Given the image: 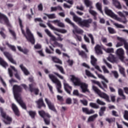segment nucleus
Segmentation results:
<instances>
[{
  "label": "nucleus",
  "instance_id": "15",
  "mask_svg": "<svg viewBox=\"0 0 128 128\" xmlns=\"http://www.w3.org/2000/svg\"><path fill=\"white\" fill-rule=\"evenodd\" d=\"M92 22V19L84 20L82 21L80 26H86V28H88L90 27V24Z\"/></svg>",
  "mask_w": 128,
  "mask_h": 128
},
{
  "label": "nucleus",
  "instance_id": "46",
  "mask_svg": "<svg viewBox=\"0 0 128 128\" xmlns=\"http://www.w3.org/2000/svg\"><path fill=\"white\" fill-rule=\"evenodd\" d=\"M28 114H30V116H31V118H34V116H36V112H34V111H29Z\"/></svg>",
  "mask_w": 128,
  "mask_h": 128
},
{
  "label": "nucleus",
  "instance_id": "37",
  "mask_svg": "<svg viewBox=\"0 0 128 128\" xmlns=\"http://www.w3.org/2000/svg\"><path fill=\"white\" fill-rule=\"evenodd\" d=\"M52 60L56 64H62L61 60L56 57H52Z\"/></svg>",
  "mask_w": 128,
  "mask_h": 128
},
{
  "label": "nucleus",
  "instance_id": "9",
  "mask_svg": "<svg viewBox=\"0 0 128 128\" xmlns=\"http://www.w3.org/2000/svg\"><path fill=\"white\" fill-rule=\"evenodd\" d=\"M84 2L87 7L90 8V10H89V12L94 16V20H96V16L98 14L96 13V12L94 10H91V8H93L92 6V2L90 1V0H84Z\"/></svg>",
  "mask_w": 128,
  "mask_h": 128
},
{
  "label": "nucleus",
  "instance_id": "48",
  "mask_svg": "<svg viewBox=\"0 0 128 128\" xmlns=\"http://www.w3.org/2000/svg\"><path fill=\"white\" fill-rule=\"evenodd\" d=\"M96 102L98 104H100V106H104L106 104V103L102 101L100 99H98L96 100Z\"/></svg>",
  "mask_w": 128,
  "mask_h": 128
},
{
  "label": "nucleus",
  "instance_id": "30",
  "mask_svg": "<svg viewBox=\"0 0 128 128\" xmlns=\"http://www.w3.org/2000/svg\"><path fill=\"white\" fill-rule=\"evenodd\" d=\"M98 114H94L93 116H89V118L88 119L87 122H94Z\"/></svg>",
  "mask_w": 128,
  "mask_h": 128
},
{
  "label": "nucleus",
  "instance_id": "53",
  "mask_svg": "<svg viewBox=\"0 0 128 128\" xmlns=\"http://www.w3.org/2000/svg\"><path fill=\"white\" fill-rule=\"evenodd\" d=\"M124 116L125 120H128V110L124 111Z\"/></svg>",
  "mask_w": 128,
  "mask_h": 128
},
{
  "label": "nucleus",
  "instance_id": "27",
  "mask_svg": "<svg viewBox=\"0 0 128 128\" xmlns=\"http://www.w3.org/2000/svg\"><path fill=\"white\" fill-rule=\"evenodd\" d=\"M73 20L74 22L78 24V25L80 26L82 24V18L78 17V16H74V18H73Z\"/></svg>",
  "mask_w": 128,
  "mask_h": 128
},
{
  "label": "nucleus",
  "instance_id": "26",
  "mask_svg": "<svg viewBox=\"0 0 128 128\" xmlns=\"http://www.w3.org/2000/svg\"><path fill=\"white\" fill-rule=\"evenodd\" d=\"M45 32L47 34L50 38L51 40H53L54 42L56 40V37L52 34V33H50V32L48 30H45Z\"/></svg>",
  "mask_w": 128,
  "mask_h": 128
},
{
  "label": "nucleus",
  "instance_id": "22",
  "mask_svg": "<svg viewBox=\"0 0 128 128\" xmlns=\"http://www.w3.org/2000/svg\"><path fill=\"white\" fill-rule=\"evenodd\" d=\"M36 103L38 104V108H40L42 106H44V108H46V104H44V103L42 98H40L38 100L36 101Z\"/></svg>",
  "mask_w": 128,
  "mask_h": 128
},
{
  "label": "nucleus",
  "instance_id": "14",
  "mask_svg": "<svg viewBox=\"0 0 128 128\" xmlns=\"http://www.w3.org/2000/svg\"><path fill=\"white\" fill-rule=\"evenodd\" d=\"M45 102L46 104H47L48 108L50 110H52L53 112H56V108H54V106L48 99V98H45Z\"/></svg>",
  "mask_w": 128,
  "mask_h": 128
},
{
  "label": "nucleus",
  "instance_id": "60",
  "mask_svg": "<svg viewBox=\"0 0 128 128\" xmlns=\"http://www.w3.org/2000/svg\"><path fill=\"white\" fill-rule=\"evenodd\" d=\"M80 102L84 104V106H88V100H80Z\"/></svg>",
  "mask_w": 128,
  "mask_h": 128
},
{
  "label": "nucleus",
  "instance_id": "7",
  "mask_svg": "<svg viewBox=\"0 0 128 128\" xmlns=\"http://www.w3.org/2000/svg\"><path fill=\"white\" fill-rule=\"evenodd\" d=\"M38 114L40 116L44 119L46 124L48 126V124H50V115L48 113L44 112V110L39 111Z\"/></svg>",
  "mask_w": 128,
  "mask_h": 128
},
{
  "label": "nucleus",
  "instance_id": "23",
  "mask_svg": "<svg viewBox=\"0 0 128 128\" xmlns=\"http://www.w3.org/2000/svg\"><path fill=\"white\" fill-rule=\"evenodd\" d=\"M20 68H21L25 76H28V74H30V72L28 70V69H26V67L24 66L23 64H20Z\"/></svg>",
  "mask_w": 128,
  "mask_h": 128
},
{
  "label": "nucleus",
  "instance_id": "28",
  "mask_svg": "<svg viewBox=\"0 0 128 128\" xmlns=\"http://www.w3.org/2000/svg\"><path fill=\"white\" fill-rule=\"evenodd\" d=\"M107 59L110 62H116V58L112 54H110Z\"/></svg>",
  "mask_w": 128,
  "mask_h": 128
},
{
  "label": "nucleus",
  "instance_id": "50",
  "mask_svg": "<svg viewBox=\"0 0 128 128\" xmlns=\"http://www.w3.org/2000/svg\"><path fill=\"white\" fill-rule=\"evenodd\" d=\"M106 122H108L109 124H112V122H114V118H106Z\"/></svg>",
  "mask_w": 128,
  "mask_h": 128
},
{
  "label": "nucleus",
  "instance_id": "44",
  "mask_svg": "<svg viewBox=\"0 0 128 128\" xmlns=\"http://www.w3.org/2000/svg\"><path fill=\"white\" fill-rule=\"evenodd\" d=\"M96 6L98 8V10H100V12L102 14V4L100 3V2H98L96 4Z\"/></svg>",
  "mask_w": 128,
  "mask_h": 128
},
{
  "label": "nucleus",
  "instance_id": "55",
  "mask_svg": "<svg viewBox=\"0 0 128 128\" xmlns=\"http://www.w3.org/2000/svg\"><path fill=\"white\" fill-rule=\"evenodd\" d=\"M47 86L51 92V94H54V91H52V85L48 83Z\"/></svg>",
  "mask_w": 128,
  "mask_h": 128
},
{
  "label": "nucleus",
  "instance_id": "13",
  "mask_svg": "<svg viewBox=\"0 0 128 128\" xmlns=\"http://www.w3.org/2000/svg\"><path fill=\"white\" fill-rule=\"evenodd\" d=\"M96 58L94 56H91V64L92 66H94L96 68V70H98L99 72H102V70H100V66L98 65H96Z\"/></svg>",
  "mask_w": 128,
  "mask_h": 128
},
{
  "label": "nucleus",
  "instance_id": "31",
  "mask_svg": "<svg viewBox=\"0 0 128 128\" xmlns=\"http://www.w3.org/2000/svg\"><path fill=\"white\" fill-rule=\"evenodd\" d=\"M10 68H11L12 70H13L15 72H16V74H15L16 78L18 80H20V77L19 75L18 74V70L16 68L12 66H10Z\"/></svg>",
  "mask_w": 128,
  "mask_h": 128
},
{
  "label": "nucleus",
  "instance_id": "2",
  "mask_svg": "<svg viewBox=\"0 0 128 128\" xmlns=\"http://www.w3.org/2000/svg\"><path fill=\"white\" fill-rule=\"evenodd\" d=\"M22 88H20V86H18V85H14L13 86V92L15 100H16L17 102L19 104L20 106H22V108L26 110V104L22 101V99L20 94V92H22Z\"/></svg>",
  "mask_w": 128,
  "mask_h": 128
},
{
  "label": "nucleus",
  "instance_id": "6",
  "mask_svg": "<svg viewBox=\"0 0 128 128\" xmlns=\"http://www.w3.org/2000/svg\"><path fill=\"white\" fill-rule=\"evenodd\" d=\"M92 89L100 98H104L106 102H110V97L106 93L100 92V90H98V88L94 86H92Z\"/></svg>",
  "mask_w": 128,
  "mask_h": 128
},
{
  "label": "nucleus",
  "instance_id": "20",
  "mask_svg": "<svg viewBox=\"0 0 128 128\" xmlns=\"http://www.w3.org/2000/svg\"><path fill=\"white\" fill-rule=\"evenodd\" d=\"M12 108L13 111L14 112L16 116H20V111L18 110V108L16 105H15L14 104H12Z\"/></svg>",
  "mask_w": 128,
  "mask_h": 128
},
{
  "label": "nucleus",
  "instance_id": "45",
  "mask_svg": "<svg viewBox=\"0 0 128 128\" xmlns=\"http://www.w3.org/2000/svg\"><path fill=\"white\" fill-rule=\"evenodd\" d=\"M90 106L91 108H100L98 105L96 104V103L90 102Z\"/></svg>",
  "mask_w": 128,
  "mask_h": 128
},
{
  "label": "nucleus",
  "instance_id": "25",
  "mask_svg": "<svg viewBox=\"0 0 128 128\" xmlns=\"http://www.w3.org/2000/svg\"><path fill=\"white\" fill-rule=\"evenodd\" d=\"M82 112L86 114H94V111L93 110H89L88 108H82Z\"/></svg>",
  "mask_w": 128,
  "mask_h": 128
},
{
  "label": "nucleus",
  "instance_id": "16",
  "mask_svg": "<svg viewBox=\"0 0 128 128\" xmlns=\"http://www.w3.org/2000/svg\"><path fill=\"white\" fill-rule=\"evenodd\" d=\"M63 84L66 92H68V94H70V92H72V86H70V85H68V84L66 83V82L64 80L63 82Z\"/></svg>",
  "mask_w": 128,
  "mask_h": 128
},
{
  "label": "nucleus",
  "instance_id": "34",
  "mask_svg": "<svg viewBox=\"0 0 128 128\" xmlns=\"http://www.w3.org/2000/svg\"><path fill=\"white\" fill-rule=\"evenodd\" d=\"M86 74L87 76L92 78H96L94 75L92 74L88 70H86Z\"/></svg>",
  "mask_w": 128,
  "mask_h": 128
},
{
  "label": "nucleus",
  "instance_id": "54",
  "mask_svg": "<svg viewBox=\"0 0 128 128\" xmlns=\"http://www.w3.org/2000/svg\"><path fill=\"white\" fill-rule=\"evenodd\" d=\"M48 18H56V14H46Z\"/></svg>",
  "mask_w": 128,
  "mask_h": 128
},
{
  "label": "nucleus",
  "instance_id": "36",
  "mask_svg": "<svg viewBox=\"0 0 128 128\" xmlns=\"http://www.w3.org/2000/svg\"><path fill=\"white\" fill-rule=\"evenodd\" d=\"M17 48L18 50H20V52H23L25 54H26L28 52V50L27 49H22V47L20 46H18Z\"/></svg>",
  "mask_w": 128,
  "mask_h": 128
},
{
  "label": "nucleus",
  "instance_id": "52",
  "mask_svg": "<svg viewBox=\"0 0 128 128\" xmlns=\"http://www.w3.org/2000/svg\"><path fill=\"white\" fill-rule=\"evenodd\" d=\"M108 30L110 34H116V30H114V28L109 27L108 28Z\"/></svg>",
  "mask_w": 128,
  "mask_h": 128
},
{
  "label": "nucleus",
  "instance_id": "62",
  "mask_svg": "<svg viewBox=\"0 0 128 128\" xmlns=\"http://www.w3.org/2000/svg\"><path fill=\"white\" fill-rule=\"evenodd\" d=\"M4 28H2V31L0 32V34H1L2 36L4 38H6V34L4 33Z\"/></svg>",
  "mask_w": 128,
  "mask_h": 128
},
{
  "label": "nucleus",
  "instance_id": "39",
  "mask_svg": "<svg viewBox=\"0 0 128 128\" xmlns=\"http://www.w3.org/2000/svg\"><path fill=\"white\" fill-rule=\"evenodd\" d=\"M118 94L120 95V96H122L123 100H126V96L124 94V92L122 91V90L119 88L118 90Z\"/></svg>",
  "mask_w": 128,
  "mask_h": 128
},
{
  "label": "nucleus",
  "instance_id": "33",
  "mask_svg": "<svg viewBox=\"0 0 128 128\" xmlns=\"http://www.w3.org/2000/svg\"><path fill=\"white\" fill-rule=\"evenodd\" d=\"M0 64L5 68L8 66V63L5 62L4 60V59L2 58H0Z\"/></svg>",
  "mask_w": 128,
  "mask_h": 128
},
{
  "label": "nucleus",
  "instance_id": "40",
  "mask_svg": "<svg viewBox=\"0 0 128 128\" xmlns=\"http://www.w3.org/2000/svg\"><path fill=\"white\" fill-rule=\"evenodd\" d=\"M114 24L117 28H125L124 26L118 24V23H114Z\"/></svg>",
  "mask_w": 128,
  "mask_h": 128
},
{
  "label": "nucleus",
  "instance_id": "38",
  "mask_svg": "<svg viewBox=\"0 0 128 128\" xmlns=\"http://www.w3.org/2000/svg\"><path fill=\"white\" fill-rule=\"evenodd\" d=\"M55 66L57 70H59L61 74H64V68L62 66H60L58 65H55Z\"/></svg>",
  "mask_w": 128,
  "mask_h": 128
},
{
  "label": "nucleus",
  "instance_id": "51",
  "mask_svg": "<svg viewBox=\"0 0 128 128\" xmlns=\"http://www.w3.org/2000/svg\"><path fill=\"white\" fill-rule=\"evenodd\" d=\"M119 42H118L116 44V48H120V46H124V42L122 40H119Z\"/></svg>",
  "mask_w": 128,
  "mask_h": 128
},
{
  "label": "nucleus",
  "instance_id": "10",
  "mask_svg": "<svg viewBox=\"0 0 128 128\" xmlns=\"http://www.w3.org/2000/svg\"><path fill=\"white\" fill-rule=\"evenodd\" d=\"M0 112L2 118L6 120V121L4 120V124H10V122H12V118L6 116V113L2 112V107H0Z\"/></svg>",
  "mask_w": 128,
  "mask_h": 128
},
{
  "label": "nucleus",
  "instance_id": "41",
  "mask_svg": "<svg viewBox=\"0 0 128 128\" xmlns=\"http://www.w3.org/2000/svg\"><path fill=\"white\" fill-rule=\"evenodd\" d=\"M119 66V70L120 74H122L124 76H126V74H124V68L120 66Z\"/></svg>",
  "mask_w": 128,
  "mask_h": 128
},
{
  "label": "nucleus",
  "instance_id": "29",
  "mask_svg": "<svg viewBox=\"0 0 128 128\" xmlns=\"http://www.w3.org/2000/svg\"><path fill=\"white\" fill-rule=\"evenodd\" d=\"M91 82L92 84H98V86H99L100 88H102L104 92H106V90H104V88L102 86V84L98 82V81H96L95 80H91Z\"/></svg>",
  "mask_w": 128,
  "mask_h": 128
},
{
  "label": "nucleus",
  "instance_id": "63",
  "mask_svg": "<svg viewBox=\"0 0 128 128\" xmlns=\"http://www.w3.org/2000/svg\"><path fill=\"white\" fill-rule=\"evenodd\" d=\"M74 38L76 40H79V42H82V36L78 35H76V36Z\"/></svg>",
  "mask_w": 128,
  "mask_h": 128
},
{
  "label": "nucleus",
  "instance_id": "4",
  "mask_svg": "<svg viewBox=\"0 0 128 128\" xmlns=\"http://www.w3.org/2000/svg\"><path fill=\"white\" fill-rule=\"evenodd\" d=\"M18 20L22 34L24 35V36L26 37L28 42H31L32 44H34L36 40H34V34H32V32H30V29L28 28H26V32H24V30L22 29V28H24V26H22V21L20 18H19Z\"/></svg>",
  "mask_w": 128,
  "mask_h": 128
},
{
  "label": "nucleus",
  "instance_id": "61",
  "mask_svg": "<svg viewBox=\"0 0 128 128\" xmlns=\"http://www.w3.org/2000/svg\"><path fill=\"white\" fill-rule=\"evenodd\" d=\"M79 94H80V92H78V90H74L73 91L74 96H78Z\"/></svg>",
  "mask_w": 128,
  "mask_h": 128
},
{
  "label": "nucleus",
  "instance_id": "5",
  "mask_svg": "<svg viewBox=\"0 0 128 128\" xmlns=\"http://www.w3.org/2000/svg\"><path fill=\"white\" fill-rule=\"evenodd\" d=\"M49 78L52 82L56 84V88L58 92H59V94H62V83H60V80L52 74H49Z\"/></svg>",
  "mask_w": 128,
  "mask_h": 128
},
{
  "label": "nucleus",
  "instance_id": "1",
  "mask_svg": "<svg viewBox=\"0 0 128 128\" xmlns=\"http://www.w3.org/2000/svg\"><path fill=\"white\" fill-rule=\"evenodd\" d=\"M104 12L107 16H110V18L116 20H118V22H122V24H126V22H128V20H126V16H124L122 12H117V14L120 16L124 18H120L118 16V15L114 14V13L112 10L108 9V7L104 8Z\"/></svg>",
  "mask_w": 128,
  "mask_h": 128
},
{
  "label": "nucleus",
  "instance_id": "64",
  "mask_svg": "<svg viewBox=\"0 0 128 128\" xmlns=\"http://www.w3.org/2000/svg\"><path fill=\"white\" fill-rule=\"evenodd\" d=\"M58 26H60V28H64V23L60 22V21H59V22L58 24Z\"/></svg>",
  "mask_w": 128,
  "mask_h": 128
},
{
  "label": "nucleus",
  "instance_id": "47",
  "mask_svg": "<svg viewBox=\"0 0 128 128\" xmlns=\"http://www.w3.org/2000/svg\"><path fill=\"white\" fill-rule=\"evenodd\" d=\"M6 44H7V46H8V48H11V50H13V52H16V47L14 46H12V45L8 44V42H6Z\"/></svg>",
  "mask_w": 128,
  "mask_h": 128
},
{
  "label": "nucleus",
  "instance_id": "8",
  "mask_svg": "<svg viewBox=\"0 0 128 128\" xmlns=\"http://www.w3.org/2000/svg\"><path fill=\"white\" fill-rule=\"evenodd\" d=\"M65 22H68V24H71V26H72V27L74 28L73 30V33L74 34H82V32H84L82 30L78 28V26H76L74 24L72 23V21L70 20V18H66L65 20Z\"/></svg>",
  "mask_w": 128,
  "mask_h": 128
},
{
  "label": "nucleus",
  "instance_id": "57",
  "mask_svg": "<svg viewBox=\"0 0 128 128\" xmlns=\"http://www.w3.org/2000/svg\"><path fill=\"white\" fill-rule=\"evenodd\" d=\"M112 72L114 74V78H118V74L116 71H112Z\"/></svg>",
  "mask_w": 128,
  "mask_h": 128
},
{
  "label": "nucleus",
  "instance_id": "24",
  "mask_svg": "<svg viewBox=\"0 0 128 128\" xmlns=\"http://www.w3.org/2000/svg\"><path fill=\"white\" fill-rule=\"evenodd\" d=\"M95 52L98 54H102V46L98 44H97L95 46Z\"/></svg>",
  "mask_w": 128,
  "mask_h": 128
},
{
  "label": "nucleus",
  "instance_id": "12",
  "mask_svg": "<svg viewBox=\"0 0 128 128\" xmlns=\"http://www.w3.org/2000/svg\"><path fill=\"white\" fill-rule=\"evenodd\" d=\"M47 24L51 30H56V32H61V34H66L67 32L66 30L64 29H58L54 28V26L52 25L50 22L47 23Z\"/></svg>",
  "mask_w": 128,
  "mask_h": 128
},
{
  "label": "nucleus",
  "instance_id": "56",
  "mask_svg": "<svg viewBox=\"0 0 128 128\" xmlns=\"http://www.w3.org/2000/svg\"><path fill=\"white\" fill-rule=\"evenodd\" d=\"M102 68L103 70V72H104V74H108L110 72V71L106 69V66H102Z\"/></svg>",
  "mask_w": 128,
  "mask_h": 128
},
{
  "label": "nucleus",
  "instance_id": "17",
  "mask_svg": "<svg viewBox=\"0 0 128 128\" xmlns=\"http://www.w3.org/2000/svg\"><path fill=\"white\" fill-rule=\"evenodd\" d=\"M4 54L5 56H6V58H8V60L9 62H10L12 64H16V62L14 59L12 58V56L10 53L8 52H4Z\"/></svg>",
  "mask_w": 128,
  "mask_h": 128
},
{
  "label": "nucleus",
  "instance_id": "3",
  "mask_svg": "<svg viewBox=\"0 0 128 128\" xmlns=\"http://www.w3.org/2000/svg\"><path fill=\"white\" fill-rule=\"evenodd\" d=\"M70 80L72 81L74 86H80L82 92H90V90L88 88V85L86 83L82 82L76 76L74 75L70 76Z\"/></svg>",
  "mask_w": 128,
  "mask_h": 128
},
{
  "label": "nucleus",
  "instance_id": "42",
  "mask_svg": "<svg viewBox=\"0 0 128 128\" xmlns=\"http://www.w3.org/2000/svg\"><path fill=\"white\" fill-rule=\"evenodd\" d=\"M50 46V50H52V52H51L50 50L48 48H46V52L47 54H54V50L52 48V46Z\"/></svg>",
  "mask_w": 128,
  "mask_h": 128
},
{
  "label": "nucleus",
  "instance_id": "58",
  "mask_svg": "<svg viewBox=\"0 0 128 128\" xmlns=\"http://www.w3.org/2000/svg\"><path fill=\"white\" fill-rule=\"evenodd\" d=\"M89 38H91V42L92 44H94V37L92 36V34H88Z\"/></svg>",
  "mask_w": 128,
  "mask_h": 128
},
{
  "label": "nucleus",
  "instance_id": "21",
  "mask_svg": "<svg viewBox=\"0 0 128 128\" xmlns=\"http://www.w3.org/2000/svg\"><path fill=\"white\" fill-rule=\"evenodd\" d=\"M112 4L113 6H114L116 8H118L120 10L122 8V6L120 5V3L118 0H112Z\"/></svg>",
  "mask_w": 128,
  "mask_h": 128
},
{
  "label": "nucleus",
  "instance_id": "18",
  "mask_svg": "<svg viewBox=\"0 0 128 128\" xmlns=\"http://www.w3.org/2000/svg\"><path fill=\"white\" fill-rule=\"evenodd\" d=\"M36 86V83H33L31 84H29L30 90L31 92H34L36 94H38V92H40V90L38 88H34V86Z\"/></svg>",
  "mask_w": 128,
  "mask_h": 128
},
{
  "label": "nucleus",
  "instance_id": "59",
  "mask_svg": "<svg viewBox=\"0 0 128 128\" xmlns=\"http://www.w3.org/2000/svg\"><path fill=\"white\" fill-rule=\"evenodd\" d=\"M54 74H56V76H58V78H60V80H64V76H62L58 73L54 72Z\"/></svg>",
  "mask_w": 128,
  "mask_h": 128
},
{
  "label": "nucleus",
  "instance_id": "43",
  "mask_svg": "<svg viewBox=\"0 0 128 128\" xmlns=\"http://www.w3.org/2000/svg\"><path fill=\"white\" fill-rule=\"evenodd\" d=\"M104 50L108 54H112L114 52V48H108L107 49H104Z\"/></svg>",
  "mask_w": 128,
  "mask_h": 128
},
{
  "label": "nucleus",
  "instance_id": "49",
  "mask_svg": "<svg viewBox=\"0 0 128 128\" xmlns=\"http://www.w3.org/2000/svg\"><path fill=\"white\" fill-rule=\"evenodd\" d=\"M78 54L80 56H81L82 58H86V54L83 51H78Z\"/></svg>",
  "mask_w": 128,
  "mask_h": 128
},
{
  "label": "nucleus",
  "instance_id": "35",
  "mask_svg": "<svg viewBox=\"0 0 128 128\" xmlns=\"http://www.w3.org/2000/svg\"><path fill=\"white\" fill-rule=\"evenodd\" d=\"M17 48L18 50H20V52H23L25 54H26L28 52V50L27 49H22V47L20 46H18Z\"/></svg>",
  "mask_w": 128,
  "mask_h": 128
},
{
  "label": "nucleus",
  "instance_id": "19",
  "mask_svg": "<svg viewBox=\"0 0 128 128\" xmlns=\"http://www.w3.org/2000/svg\"><path fill=\"white\" fill-rule=\"evenodd\" d=\"M117 39L118 40H121L122 42H123L124 46V48L126 50L127 54H128V42H126V40H124V38H122L118 37Z\"/></svg>",
  "mask_w": 128,
  "mask_h": 128
},
{
  "label": "nucleus",
  "instance_id": "11",
  "mask_svg": "<svg viewBox=\"0 0 128 128\" xmlns=\"http://www.w3.org/2000/svg\"><path fill=\"white\" fill-rule=\"evenodd\" d=\"M0 24H8V26L10 25L8 17L2 13H0Z\"/></svg>",
  "mask_w": 128,
  "mask_h": 128
},
{
  "label": "nucleus",
  "instance_id": "32",
  "mask_svg": "<svg viewBox=\"0 0 128 128\" xmlns=\"http://www.w3.org/2000/svg\"><path fill=\"white\" fill-rule=\"evenodd\" d=\"M98 78H100L101 80H104V82H106L107 84H108V80L106 78H104V76L102 74H98L97 72H96Z\"/></svg>",
  "mask_w": 128,
  "mask_h": 128
}]
</instances>
